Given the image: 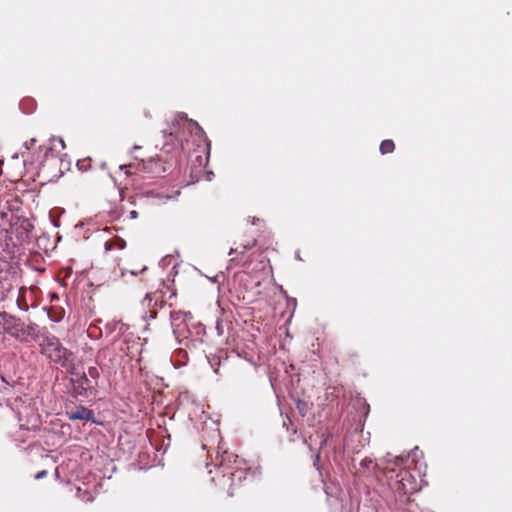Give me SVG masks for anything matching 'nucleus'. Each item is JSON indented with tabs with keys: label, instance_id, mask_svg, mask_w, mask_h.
<instances>
[{
	"label": "nucleus",
	"instance_id": "obj_19",
	"mask_svg": "<svg viewBox=\"0 0 512 512\" xmlns=\"http://www.w3.org/2000/svg\"><path fill=\"white\" fill-rule=\"evenodd\" d=\"M301 405H304V403H303L302 401H300V400H299V401L297 402V407H298V409L300 410V412H301V413H303Z\"/></svg>",
	"mask_w": 512,
	"mask_h": 512
},
{
	"label": "nucleus",
	"instance_id": "obj_2",
	"mask_svg": "<svg viewBox=\"0 0 512 512\" xmlns=\"http://www.w3.org/2000/svg\"><path fill=\"white\" fill-rule=\"evenodd\" d=\"M40 352L51 362L60 364L64 368H71L73 365V354L67 350L60 340L51 334H43L39 342Z\"/></svg>",
	"mask_w": 512,
	"mask_h": 512
},
{
	"label": "nucleus",
	"instance_id": "obj_17",
	"mask_svg": "<svg viewBox=\"0 0 512 512\" xmlns=\"http://www.w3.org/2000/svg\"><path fill=\"white\" fill-rule=\"evenodd\" d=\"M119 168H120V170H124V171H125V174H127V175H128V173H129V171H128L129 166H127V165H121Z\"/></svg>",
	"mask_w": 512,
	"mask_h": 512
},
{
	"label": "nucleus",
	"instance_id": "obj_6",
	"mask_svg": "<svg viewBox=\"0 0 512 512\" xmlns=\"http://www.w3.org/2000/svg\"><path fill=\"white\" fill-rule=\"evenodd\" d=\"M39 425L38 417L33 416L31 420H29L28 424H20L19 430L14 435V440L16 442L24 443L26 442L32 435V430L37 428Z\"/></svg>",
	"mask_w": 512,
	"mask_h": 512
},
{
	"label": "nucleus",
	"instance_id": "obj_14",
	"mask_svg": "<svg viewBox=\"0 0 512 512\" xmlns=\"http://www.w3.org/2000/svg\"><path fill=\"white\" fill-rule=\"evenodd\" d=\"M159 298L160 297H159L158 293L147 294L144 299V304H146L148 307H151L153 302H154V305L157 304Z\"/></svg>",
	"mask_w": 512,
	"mask_h": 512
},
{
	"label": "nucleus",
	"instance_id": "obj_7",
	"mask_svg": "<svg viewBox=\"0 0 512 512\" xmlns=\"http://www.w3.org/2000/svg\"><path fill=\"white\" fill-rule=\"evenodd\" d=\"M67 415L70 420H92L94 418L93 411L83 406L68 411Z\"/></svg>",
	"mask_w": 512,
	"mask_h": 512
},
{
	"label": "nucleus",
	"instance_id": "obj_20",
	"mask_svg": "<svg viewBox=\"0 0 512 512\" xmlns=\"http://www.w3.org/2000/svg\"><path fill=\"white\" fill-rule=\"evenodd\" d=\"M155 314H156V312H155V311H150V317H151V318H154V317H155Z\"/></svg>",
	"mask_w": 512,
	"mask_h": 512
},
{
	"label": "nucleus",
	"instance_id": "obj_15",
	"mask_svg": "<svg viewBox=\"0 0 512 512\" xmlns=\"http://www.w3.org/2000/svg\"><path fill=\"white\" fill-rule=\"evenodd\" d=\"M49 318L54 321V322H58L62 319L63 317V311H61L59 314H52V313H49Z\"/></svg>",
	"mask_w": 512,
	"mask_h": 512
},
{
	"label": "nucleus",
	"instance_id": "obj_1",
	"mask_svg": "<svg viewBox=\"0 0 512 512\" xmlns=\"http://www.w3.org/2000/svg\"><path fill=\"white\" fill-rule=\"evenodd\" d=\"M405 459L402 456H391L387 454L384 458L385 466L381 472L390 482L393 489L399 493L408 494L417 491L414 476L406 469L401 468Z\"/></svg>",
	"mask_w": 512,
	"mask_h": 512
},
{
	"label": "nucleus",
	"instance_id": "obj_11",
	"mask_svg": "<svg viewBox=\"0 0 512 512\" xmlns=\"http://www.w3.org/2000/svg\"><path fill=\"white\" fill-rule=\"evenodd\" d=\"M125 245H126V243H125L124 240H122V239H114V240L107 241L105 243V250L106 251H110L114 247H117L119 249H124Z\"/></svg>",
	"mask_w": 512,
	"mask_h": 512
},
{
	"label": "nucleus",
	"instance_id": "obj_10",
	"mask_svg": "<svg viewBox=\"0 0 512 512\" xmlns=\"http://www.w3.org/2000/svg\"><path fill=\"white\" fill-rule=\"evenodd\" d=\"M16 318L7 312H0V324L6 328H12L15 325Z\"/></svg>",
	"mask_w": 512,
	"mask_h": 512
},
{
	"label": "nucleus",
	"instance_id": "obj_18",
	"mask_svg": "<svg viewBox=\"0 0 512 512\" xmlns=\"http://www.w3.org/2000/svg\"><path fill=\"white\" fill-rule=\"evenodd\" d=\"M35 142H36V140H35V139H31L29 143H28V142H26V146H27V148L29 149V148H30V146H32Z\"/></svg>",
	"mask_w": 512,
	"mask_h": 512
},
{
	"label": "nucleus",
	"instance_id": "obj_21",
	"mask_svg": "<svg viewBox=\"0 0 512 512\" xmlns=\"http://www.w3.org/2000/svg\"><path fill=\"white\" fill-rule=\"evenodd\" d=\"M57 141L59 142V144H60L62 147H64V142H63V140H62V139H58Z\"/></svg>",
	"mask_w": 512,
	"mask_h": 512
},
{
	"label": "nucleus",
	"instance_id": "obj_12",
	"mask_svg": "<svg viewBox=\"0 0 512 512\" xmlns=\"http://www.w3.org/2000/svg\"><path fill=\"white\" fill-rule=\"evenodd\" d=\"M394 150V143L392 140H384L380 145V151L382 154L390 153Z\"/></svg>",
	"mask_w": 512,
	"mask_h": 512
},
{
	"label": "nucleus",
	"instance_id": "obj_23",
	"mask_svg": "<svg viewBox=\"0 0 512 512\" xmlns=\"http://www.w3.org/2000/svg\"><path fill=\"white\" fill-rule=\"evenodd\" d=\"M131 215H132V217H135L136 216V212L135 211L131 212Z\"/></svg>",
	"mask_w": 512,
	"mask_h": 512
},
{
	"label": "nucleus",
	"instance_id": "obj_22",
	"mask_svg": "<svg viewBox=\"0 0 512 512\" xmlns=\"http://www.w3.org/2000/svg\"><path fill=\"white\" fill-rule=\"evenodd\" d=\"M326 494L328 495L329 501H332V496H330L329 491H326Z\"/></svg>",
	"mask_w": 512,
	"mask_h": 512
},
{
	"label": "nucleus",
	"instance_id": "obj_5",
	"mask_svg": "<svg viewBox=\"0 0 512 512\" xmlns=\"http://www.w3.org/2000/svg\"><path fill=\"white\" fill-rule=\"evenodd\" d=\"M191 319L190 313L182 311L171 312V325L175 338L181 343L183 340L188 339L189 329L187 320Z\"/></svg>",
	"mask_w": 512,
	"mask_h": 512
},
{
	"label": "nucleus",
	"instance_id": "obj_9",
	"mask_svg": "<svg viewBox=\"0 0 512 512\" xmlns=\"http://www.w3.org/2000/svg\"><path fill=\"white\" fill-rule=\"evenodd\" d=\"M89 377L92 379H97L99 377V371L96 367H89L87 373L83 374L80 385L84 389H88L91 387Z\"/></svg>",
	"mask_w": 512,
	"mask_h": 512
},
{
	"label": "nucleus",
	"instance_id": "obj_13",
	"mask_svg": "<svg viewBox=\"0 0 512 512\" xmlns=\"http://www.w3.org/2000/svg\"><path fill=\"white\" fill-rule=\"evenodd\" d=\"M255 245V241H249L243 245L242 250H238V248H231L229 251V255H233L235 253L243 254L246 250L251 249Z\"/></svg>",
	"mask_w": 512,
	"mask_h": 512
},
{
	"label": "nucleus",
	"instance_id": "obj_3",
	"mask_svg": "<svg viewBox=\"0 0 512 512\" xmlns=\"http://www.w3.org/2000/svg\"><path fill=\"white\" fill-rule=\"evenodd\" d=\"M242 462L243 460L239 459L238 456L226 451L217 455L215 465L223 473V485L228 481H231V485H235L236 482L240 483L246 478L247 469L240 466Z\"/></svg>",
	"mask_w": 512,
	"mask_h": 512
},
{
	"label": "nucleus",
	"instance_id": "obj_16",
	"mask_svg": "<svg viewBox=\"0 0 512 512\" xmlns=\"http://www.w3.org/2000/svg\"><path fill=\"white\" fill-rule=\"evenodd\" d=\"M46 475H47V471L42 470V471L38 472V473L35 475V478H36V479H42V478H44Z\"/></svg>",
	"mask_w": 512,
	"mask_h": 512
},
{
	"label": "nucleus",
	"instance_id": "obj_8",
	"mask_svg": "<svg viewBox=\"0 0 512 512\" xmlns=\"http://www.w3.org/2000/svg\"><path fill=\"white\" fill-rule=\"evenodd\" d=\"M360 468H361V473L364 475V476H368L370 475L372 472L376 471V470H380V467L378 464L374 463V461L370 458H365L363 459L361 462H360Z\"/></svg>",
	"mask_w": 512,
	"mask_h": 512
},
{
	"label": "nucleus",
	"instance_id": "obj_4",
	"mask_svg": "<svg viewBox=\"0 0 512 512\" xmlns=\"http://www.w3.org/2000/svg\"><path fill=\"white\" fill-rule=\"evenodd\" d=\"M186 132L194 134L198 139L204 138V131L197 122L188 119L186 115L179 114L175 119V128L170 132V136L175 134L179 141H183Z\"/></svg>",
	"mask_w": 512,
	"mask_h": 512
}]
</instances>
